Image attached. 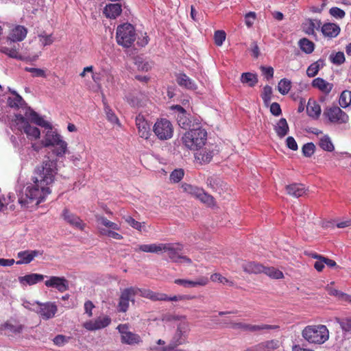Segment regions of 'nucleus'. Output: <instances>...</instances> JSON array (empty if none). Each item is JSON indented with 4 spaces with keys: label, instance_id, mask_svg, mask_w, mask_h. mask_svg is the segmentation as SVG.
<instances>
[{
    "label": "nucleus",
    "instance_id": "nucleus-1",
    "mask_svg": "<svg viewBox=\"0 0 351 351\" xmlns=\"http://www.w3.org/2000/svg\"><path fill=\"white\" fill-rule=\"evenodd\" d=\"M54 164L50 160H45L36 168L32 178L33 184L26 189V196L36 204L42 202L51 193L50 186L56 175Z\"/></svg>",
    "mask_w": 351,
    "mask_h": 351
},
{
    "label": "nucleus",
    "instance_id": "nucleus-2",
    "mask_svg": "<svg viewBox=\"0 0 351 351\" xmlns=\"http://www.w3.org/2000/svg\"><path fill=\"white\" fill-rule=\"evenodd\" d=\"M182 250V245L179 243H152L143 244L134 248V251L160 254L162 252L168 253L169 258L175 263L185 262L191 263V260L186 256H182L180 252Z\"/></svg>",
    "mask_w": 351,
    "mask_h": 351
},
{
    "label": "nucleus",
    "instance_id": "nucleus-3",
    "mask_svg": "<svg viewBox=\"0 0 351 351\" xmlns=\"http://www.w3.org/2000/svg\"><path fill=\"white\" fill-rule=\"evenodd\" d=\"M25 117L37 125L49 130L45 134L44 140L43 141V145L44 147H52L53 145H56L64 141L60 134L52 131L51 125L34 110L29 108L25 112Z\"/></svg>",
    "mask_w": 351,
    "mask_h": 351
},
{
    "label": "nucleus",
    "instance_id": "nucleus-4",
    "mask_svg": "<svg viewBox=\"0 0 351 351\" xmlns=\"http://www.w3.org/2000/svg\"><path fill=\"white\" fill-rule=\"evenodd\" d=\"M302 337L309 343L322 344L329 338V331L325 325H308L302 330Z\"/></svg>",
    "mask_w": 351,
    "mask_h": 351
},
{
    "label": "nucleus",
    "instance_id": "nucleus-5",
    "mask_svg": "<svg viewBox=\"0 0 351 351\" xmlns=\"http://www.w3.org/2000/svg\"><path fill=\"white\" fill-rule=\"evenodd\" d=\"M182 141L183 144L189 149L197 150L206 144L207 132L200 127L191 129L185 132Z\"/></svg>",
    "mask_w": 351,
    "mask_h": 351
},
{
    "label": "nucleus",
    "instance_id": "nucleus-6",
    "mask_svg": "<svg viewBox=\"0 0 351 351\" xmlns=\"http://www.w3.org/2000/svg\"><path fill=\"white\" fill-rule=\"evenodd\" d=\"M136 39L134 27L129 23H124L119 25L116 30V40L119 45L124 48L132 47Z\"/></svg>",
    "mask_w": 351,
    "mask_h": 351
},
{
    "label": "nucleus",
    "instance_id": "nucleus-7",
    "mask_svg": "<svg viewBox=\"0 0 351 351\" xmlns=\"http://www.w3.org/2000/svg\"><path fill=\"white\" fill-rule=\"evenodd\" d=\"M143 291H149L148 289H140L136 287H130L123 289L120 295L117 310L119 312L125 313L129 308L130 301L134 303V297L139 293L143 298Z\"/></svg>",
    "mask_w": 351,
    "mask_h": 351
},
{
    "label": "nucleus",
    "instance_id": "nucleus-8",
    "mask_svg": "<svg viewBox=\"0 0 351 351\" xmlns=\"http://www.w3.org/2000/svg\"><path fill=\"white\" fill-rule=\"evenodd\" d=\"M153 132L160 141L169 140L173 137L174 128L171 122L165 118L158 119L153 126Z\"/></svg>",
    "mask_w": 351,
    "mask_h": 351
},
{
    "label": "nucleus",
    "instance_id": "nucleus-9",
    "mask_svg": "<svg viewBox=\"0 0 351 351\" xmlns=\"http://www.w3.org/2000/svg\"><path fill=\"white\" fill-rule=\"evenodd\" d=\"M190 331V324L187 320L180 322L169 345L181 346L188 343Z\"/></svg>",
    "mask_w": 351,
    "mask_h": 351
},
{
    "label": "nucleus",
    "instance_id": "nucleus-10",
    "mask_svg": "<svg viewBox=\"0 0 351 351\" xmlns=\"http://www.w3.org/2000/svg\"><path fill=\"white\" fill-rule=\"evenodd\" d=\"M181 189L183 192L199 199L202 202L208 206L214 205L215 201L213 197L206 193L203 189L187 183L182 184Z\"/></svg>",
    "mask_w": 351,
    "mask_h": 351
},
{
    "label": "nucleus",
    "instance_id": "nucleus-11",
    "mask_svg": "<svg viewBox=\"0 0 351 351\" xmlns=\"http://www.w3.org/2000/svg\"><path fill=\"white\" fill-rule=\"evenodd\" d=\"M142 295L145 298L151 300L152 301H182V300H191L196 298L195 295H178L169 297L167 294L160 292H154L149 289V291H143Z\"/></svg>",
    "mask_w": 351,
    "mask_h": 351
},
{
    "label": "nucleus",
    "instance_id": "nucleus-12",
    "mask_svg": "<svg viewBox=\"0 0 351 351\" xmlns=\"http://www.w3.org/2000/svg\"><path fill=\"white\" fill-rule=\"evenodd\" d=\"M323 115L330 123L335 124L347 123L350 119L348 114L337 106L326 108Z\"/></svg>",
    "mask_w": 351,
    "mask_h": 351
},
{
    "label": "nucleus",
    "instance_id": "nucleus-13",
    "mask_svg": "<svg viewBox=\"0 0 351 351\" xmlns=\"http://www.w3.org/2000/svg\"><path fill=\"white\" fill-rule=\"evenodd\" d=\"M14 121L18 130L21 132L23 131L28 138L36 140L40 138V132L36 127L32 126L26 118L21 114H16L15 116Z\"/></svg>",
    "mask_w": 351,
    "mask_h": 351
},
{
    "label": "nucleus",
    "instance_id": "nucleus-14",
    "mask_svg": "<svg viewBox=\"0 0 351 351\" xmlns=\"http://www.w3.org/2000/svg\"><path fill=\"white\" fill-rule=\"evenodd\" d=\"M117 329L121 335V341L122 343L132 346L142 342L141 336L130 331L128 324H121L118 325Z\"/></svg>",
    "mask_w": 351,
    "mask_h": 351
},
{
    "label": "nucleus",
    "instance_id": "nucleus-15",
    "mask_svg": "<svg viewBox=\"0 0 351 351\" xmlns=\"http://www.w3.org/2000/svg\"><path fill=\"white\" fill-rule=\"evenodd\" d=\"M36 304L38 307L36 312L43 319L47 320L53 318L58 311V307L55 303L50 302L41 303L37 302Z\"/></svg>",
    "mask_w": 351,
    "mask_h": 351
},
{
    "label": "nucleus",
    "instance_id": "nucleus-16",
    "mask_svg": "<svg viewBox=\"0 0 351 351\" xmlns=\"http://www.w3.org/2000/svg\"><path fill=\"white\" fill-rule=\"evenodd\" d=\"M111 322L108 316L99 317L96 319L90 320L83 324V327L88 330L94 331L108 326Z\"/></svg>",
    "mask_w": 351,
    "mask_h": 351
},
{
    "label": "nucleus",
    "instance_id": "nucleus-17",
    "mask_svg": "<svg viewBox=\"0 0 351 351\" xmlns=\"http://www.w3.org/2000/svg\"><path fill=\"white\" fill-rule=\"evenodd\" d=\"M61 216L66 223L74 228L83 230L86 226V224L78 216L66 208H64Z\"/></svg>",
    "mask_w": 351,
    "mask_h": 351
},
{
    "label": "nucleus",
    "instance_id": "nucleus-18",
    "mask_svg": "<svg viewBox=\"0 0 351 351\" xmlns=\"http://www.w3.org/2000/svg\"><path fill=\"white\" fill-rule=\"evenodd\" d=\"M45 285L47 287L56 289L60 293L67 291L69 288V282L64 277L51 276L45 282Z\"/></svg>",
    "mask_w": 351,
    "mask_h": 351
},
{
    "label": "nucleus",
    "instance_id": "nucleus-19",
    "mask_svg": "<svg viewBox=\"0 0 351 351\" xmlns=\"http://www.w3.org/2000/svg\"><path fill=\"white\" fill-rule=\"evenodd\" d=\"M140 137L148 139L151 135L150 125L143 114H138L135 119Z\"/></svg>",
    "mask_w": 351,
    "mask_h": 351
},
{
    "label": "nucleus",
    "instance_id": "nucleus-20",
    "mask_svg": "<svg viewBox=\"0 0 351 351\" xmlns=\"http://www.w3.org/2000/svg\"><path fill=\"white\" fill-rule=\"evenodd\" d=\"M43 255V252L39 250H24L18 252L17 258L19 261L16 262V265L29 264L36 256Z\"/></svg>",
    "mask_w": 351,
    "mask_h": 351
},
{
    "label": "nucleus",
    "instance_id": "nucleus-21",
    "mask_svg": "<svg viewBox=\"0 0 351 351\" xmlns=\"http://www.w3.org/2000/svg\"><path fill=\"white\" fill-rule=\"evenodd\" d=\"M27 34V29L24 26L16 25L10 32L8 41H10V44L12 43L21 42L25 39Z\"/></svg>",
    "mask_w": 351,
    "mask_h": 351
},
{
    "label": "nucleus",
    "instance_id": "nucleus-22",
    "mask_svg": "<svg viewBox=\"0 0 351 351\" xmlns=\"http://www.w3.org/2000/svg\"><path fill=\"white\" fill-rule=\"evenodd\" d=\"M209 282V280L206 276H201L195 280H190L186 279H176L174 283L176 285H182L184 287H195L197 286H205Z\"/></svg>",
    "mask_w": 351,
    "mask_h": 351
},
{
    "label": "nucleus",
    "instance_id": "nucleus-23",
    "mask_svg": "<svg viewBox=\"0 0 351 351\" xmlns=\"http://www.w3.org/2000/svg\"><path fill=\"white\" fill-rule=\"evenodd\" d=\"M122 12V6L121 3H109L107 4L103 10L105 16L110 19H115L121 15Z\"/></svg>",
    "mask_w": 351,
    "mask_h": 351
},
{
    "label": "nucleus",
    "instance_id": "nucleus-24",
    "mask_svg": "<svg viewBox=\"0 0 351 351\" xmlns=\"http://www.w3.org/2000/svg\"><path fill=\"white\" fill-rule=\"evenodd\" d=\"M8 43L9 46L3 45L0 46V51L12 58L16 60H23L22 56H21L19 52V45H16L14 43H12V45H10V41H8Z\"/></svg>",
    "mask_w": 351,
    "mask_h": 351
},
{
    "label": "nucleus",
    "instance_id": "nucleus-25",
    "mask_svg": "<svg viewBox=\"0 0 351 351\" xmlns=\"http://www.w3.org/2000/svg\"><path fill=\"white\" fill-rule=\"evenodd\" d=\"M176 82L180 86L188 90H195L197 88L195 81L183 73L176 75Z\"/></svg>",
    "mask_w": 351,
    "mask_h": 351
},
{
    "label": "nucleus",
    "instance_id": "nucleus-26",
    "mask_svg": "<svg viewBox=\"0 0 351 351\" xmlns=\"http://www.w3.org/2000/svg\"><path fill=\"white\" fill-rule=\"evenodd\" d=\"M340 30L339 26L332 23H325L321 27L323 35L330 38L337 37L339 34Z\"/></svg>",
    "mask_w": 351,
    "mask_h": 351
},
{
    "label": "nucleus",
    "instance_id": "nucleus-27",
    "mask_svg": "<svg viewBox=\"0 0 351 351\" xmlns=\"http://www.w3.org/2000/svg\"><path fill=\"white\" fill-rule=\"evenodd\" d=\"M256 351H274L280 347L277 339L267 340L254 346Z\"/></svg>",
    "mask_w": 351,
    "mask_h": 351
},
{
    "label": "nucleus",
    "instance_id": "nucleus-28",
    "mask_svg": "<svg viewBox=\"0 0 351 351\" xmlns=\"http://www.w3.org/2000/svg\"><path fill=\"white\" fill-rule=\"evenodd\" d=\"M286 191L289 195L300 197L306 193V189L302 184L294 183L286 186Z\"/></svg>",
    "mask_w": 351,
    "mask_h": 351
},
{
    "label": "nucleus",
    "instance_id": "nucleus-29",
    "mask_svg": "<svg viewBox=\"0 0 351 351\" xmlns=\"http://www.w3.org/2000/svg\"><path fill=\"white\" fill-rule=\"evenodd\" d=\"M312 86L319 89L323 93L328 95L331 92L333 84L328 82L323 78L317 77L313 80Z\"/></svg>",
    "mask_w": 351,
    "mask_h": 351
},
{
    "label": "nucleus",
    "instance_id": "nucleus-30",
    "mask_svg": "<svg viewBox=\"0 0 351 351\" xmlns=\"http://www.w3.org/2000/svg\"><path fill=\"white\" fill-rule=\"evenodd\" d=\"M23 326L21 324H12L6 322L0 326V333L4 332L5 335L8 336L20 334L23 330Z\"/></svg>",
    "mask_w": 351,
    "mask_h": 351
},
{
    "label": "nucleus",
    "instance_id": "nucleus-31",
    "mask_svg": "<svg viewBox=\"0 0 351 351\" xmlns=\"http://www.w3.org/2000/svg\"><path fill=\"white\" fill-rule=\"evenodd\" d=\"M44 275L30 274L19 278V282L23 285H34L44 279Z\"/></svg>",
    "mask_w": 351,
    "mask_h": 351
},
{
    "label": "nucleus",
    "instance_id": "nucleus-32",
    "mask_svg": "<svg viewBox=\"0 0 351 351\" xmlns=\"http://www.w3.org/2000/svg\"><path fill=\"white\" fill-rule=\"evenodd\" d=\"M321 27L322 22L319 19H308L303 26L304 32L308 35H315V29Z\"/></svg>",
    "mask_w": 351,
    "mask_h": 351
},
{
    "label": "nucleus",
    "instance_id": "nucleus-33",
    "mask_svg": "<svg viewBox=\"0 0 351 351\" xmlns=\"http://www.w3.org/2000/svg\"><path fill=\"white\" fill-rule=\"evenodd\" d=\"M243 271L248 274H261L263 271L264 266L255 262H248L243 265Z\"/></svg>",
    "mask_w": 351,
    "mask_h": 351
},
{
    "label": "nucleus",
    "instance_id": "nucleus-34",
    "mask_svg": "<svg viewBox=\"0 0 351 351\" xmlns=\"http://www.w3.org/2000/svg\"><path fill=\"white\" fill-rule=\"evenodd\" d=\"M306 112L308 116L317 119L321 114V107L315 101L310 99L306 106Z\"/></svg>",
    "mask_w": 351,
    "mask_h": 351
},
{
    "label": "nucleus",
    "instance_id": "nucleus-35",
    "mask_svg": "<svg viewBox=\"0 0 351 351\" xmlns=\"http://www.w3.org/2000/svg\"><path fill=\"white\" fill-rule=\"evenodd\" d=\"M274 130L278 136L280 138L285 137L289 130L287 120L285 118H281L275 126Z\"/></svg>",
    "mask_w": 351,
    "mask_h": 351
},
{
    "label": "nucleus",
    "instance_id": "nucleus-36",
    "mask_svg": "<svg viewBox=\"0 0 351 351\" xmlns=\"http://www.w3.org/2000/svg\"><path fill=\"white\" fill-rule=\"evenodd\" d=\"M241 82L250 87H254L258 83L257 75L250 72L243 73L241 76Z\"/></svg>",
    "mask_w": 351,
    "mask_h": 351
},
{
    "label": "nucleus",
    "instance_id": "nucleus-37",
    "mask_svg": "<svg viewBox=\"0 0 351 351\" xmlns=\"http://www.w3.org/2000/svg\"><path fill=\"white\" fill-rule=\"evenodd\" d=\"M95 219L99 224L105 226L106 228H108L107 230H119L121 229L119 225L108 220L106 217L104 216L97 215H95Z\"/></svg>",
    "mask_w": 351,
    "mask_h": 351
},
{
    "label": "nucleus",
    "instance_id": "nucleus-38",
    "mask_svg": "<svg viewBox=\"0 0 351 351\" xmlns=\"http://www.w3.org/2000/svg\"><path fill=\"white\" fill-rule=\"evenodd\" d=\"M213 157L212 151L204 149L195 154V158L200 164L208 163Z\"/></svg>",
    "mask_w": 351,
    "mask_h": 351
},
{
    "label": "nucleus",
    "instance_id": "nucleus-39",
    "mask_svg": "<svg viewBox=\"0 0 351 351\" xmlns=\"http://www.w3.org/2000/svg\"><path fill=\"white\" fill-rule=\"evenodd\" d=\"M14 97H9L8 98V104L11 108H19L25 104L23 97L19 95L16 91L11 92Z\"/></svg>",
    "mask_w": 351,
    "mask_h": 351
},
{
    "label": "nucleus",
    "instance_id": "nucleus-40",
    "mask_svg": "<svg viewBox=\"0 0 351 351\" xmlns=\"http://www.w3.org/2000/svg\"><path fill=\"white\" fill-rule=\"evenodd\" d=\"M300 49L307 53H311L315 49V44L306 38H301L298 42Z\"/></svg>",
    "mask_w": 351,
    "mask_h": 351
},
{
    "label": "nucleus",
    "instance_id": "nucleus-41",
    "mask_svg": "<svg viewBox=\"0 0 351 351\" xmlns=\"http://www.w3.org/2000/svg\"><path fill=\"white\" fill-rule=\"evenodd\" d=\"M263 274H266L269 277L273 279H282L284 278L283 273L278 269L274 267H265L263 271Z\"/></svg>",
    "mask_w": 351,
    "mask_h": 351
},
{
    "label": "nucleus",
    "instance_id": "nucleus-42",
    "mask_svg": "<svg viewBox=\"0 0 351 351\" xmlns=\"http://www.w3.org/2000/svg\"><path fill=\"white\" fill-rule=\"evenodd\" d=\"M177 122L180 128L186 130L191 125V121L189 119V114L187 112L178 114Z\"/></svg>",
    "mask_w": 351,
    "mask_h": 351
},
{
    "label": "nucleus",
    "instance_id": "nucleus-43",
    "mask_svg": "<svg viewBox=\"0 0 351 351\" xmlns=\"http://www.w3.org/2000/svg\"><path fill=\"white\" fill-rule=\"evenodd\" d=\"M319 145L322 149L327 152H332L335 149V147L328 135H324L320 138Z\"/></svg>",
    "mask_w": 351,
    "mask_h": 351
},
{
    "label": "nucleus",
    "instance_id": "nucleus-44",
    "mask_svg": "<svg viewBox=\"0 0 351 351\" xmlns=\"http://www.w3.org/2000/svg\"><path fill=\"white\" fill-rule=\"evenodd\" d=\"M335 320L340 325L343 331L351 334V317L343 318L337 317Z\"/></svg>",
    "mask_w": 351,
    "mask_h": 351
},
{
    "label": "nucleus",
    "instance_id": "nucleus-45",
    "mask_svg": "<svg viewBox=\"0 0 351 351\" xmlns=\"http://www.w3.org/2000/svg\"><path fill=\"white\" fill-rule=\"evenodd\" d=\"M339 104L343 108L348 107L351 104V91L343 90L339 97Z\"/></svg>",
    "mask_w": 351,
    "mask_h": 351
},
{
    "label": "nucleus",
    "instance_id": "nucleus-46",
    "mask_svg": "<svg viewBox=\"0 0 351 351\" xmlns=\"http://www.w3.org/2000/svg\"><path fill=\"white\" fill-rule=\"evenodd\" d=\"M52 147H53V154L58 157H62L67 151V143L64 141Z\"/></svg>",
    "mask_w": 351,
    "mask_h": 351
},
{
    "label": "nucleus",
    "instance_id": "nucleus-47",
    "mask_svg": "<svg viewBox=\"0 0 351 351\" xmlns=\"http://www.w3.org/2000/svg\"><path fill=\"white\" fill-rule=\"evenodd\" d=\"M278 328H279V326L277 325H269V324L256 325V324H250L249 332H255L262 331L264 330H276Z\"/></svg>",
    "mask_w": 351,
    "mask_h": 351
},
{
    "label": "nucleus",
    "instance_id": "nucleus-48",
    "mask_svg": "<svg viewBox=\"0 0 351 351\" xmlns=\"http://www.w3.org/2000/svg\"><path fill=\"white\" fill-rule=\"evenodd\" d=\"M291 87V82L287 78L280 80L278 84V90L282 95H286L289 93Z\"/></svg>",
    "mask_w": 351,
    "mask_h": 351
},
{
    "label": "nucleus",
    "instance_id": "nucleus-49",
    "mask_svg": "<svg viewBox=\"0 0 351 351\" xmlns=\"http://www.w3.org/2000/svg\"><path fill=\"white\" fill-rule=\"evenodd\" d=\"M210 280L213 282H218L223 285H228L230 287L234 285V282L232 281L228 280L219 273L212 274L210 276Z\"/></svg>",
    "mask_w": 351,
    "mask_h": 351
},
{
    "label": "nucleus",
    "instance_id": "nucleus-50",
    "mask_svg": "<svg viewBox=\"0 0 351 351\" xmlns=\"http://www.w3.org/2000/svg\"><path fill=\"white\" fill-rule=\"evenodd\" d=\"M100 234L112 238L116 240H121L123 236L115 232L114 230H107L106 228H99V230Z\"/></svg>",
    "mask_w": 351,
    "mask_h": 351
},
{
    "label": "nucleus",
    "instance_id": "nucleus-51",
    "mask_svg": "<svg viewBox=\"0 0 351 351\" xmlns=\"http://www.w3.org/2000/svg\"><path fill=\"white\" fill-rule=\"evenodd\" d=\"M123 219L125 220V221L132 228L137 230H139L141 231L142 228L143 227V223H141L136 220H135L133 217H132L131 216H124L123 217Z\"/></svg>",
    "mask_w": 351,
    "mask_h": 351
},
{
    "label": "nucleus",
    "instance_id": "nucleus-52",
    "mask_svg": "<svg viewBox=\"0 0 351 351\" xmlns=\"http://www.w3.org/2000/svg\"><path fill=\"white\" fill-rule=\"evenodd\" d=\"M184 171L182 169L173 170L170 174V180L174 183L179 182L184 177Z\"/></svg>",
    "mask_w": 351,
    "mask_h": 351
},
{
    "label": "nucleus",
    "instance_id": "nucleus-53",
    "mask_svg": "<svg viewBox=\"0 0 351 351\" xmlns=\"http://www.w3.org/2000/svg\"><path fill=\"white\" fill-rule=\"evenodd\" d=\"M331 62L337 65H340L345 62L344 53L341 51H338L335 54H331L330 56Z\"/></svg>",
    "mask_w": 351,
    "mask_h": 351
},
{
    "label": "nucleus",
    "instance_id": "nucleus-54",
    "mask_svg": "<svg viewBox=\"0 0 351 351\" xmlns=\"http://www.w3.org/2000/svg\"><path fill=\"white\" fill-rule=\"evenodd\" d=\"M226 38V32L223 30H217L215 32L214 40L217 46H221Z\"/></svg>",
    "mask_w": 351,
    "mask_h": 351
},
{
    "label": "nucleus",
    "instance_id": "nucleus-55",
    "mask_svg": "<svg viewBox=\"0 0 351 351\" xmlns=\"http://www.w3.org/2000/svg\"><path fill=\"white\" fill-rule=\"evenodd\" d=\"M315 149V146L313 143H306L302 148L303 155L306 157L311 156L314 154Z\"/></svg>",
    "mask_w": 351,
    "mask_h": 351
},
{
    "label": "nucleus",
    "instance_id": "nucleus-56",
    "mask_svg": "<svg viewBox=\"0 0 351 351\" xmlns=\"http://www.w3.org/2000/svg\"><path fill=\"white\" fill-rule=\"evenodd\" d=\"M25 71L31 73L33 77H46L45 71L42 69L25 67Z\"/></svg>",
    "mask_w": 351,
    "mask_h": 351
},
{
    "label": "nucleus",
    "instance_id": "nucleus-57",
    "mask_svg": "<svg viewBox=\"0 0 351 351\" xmlns=\"http://www.w3.org/2000/svg\"><path fill=\"white\" fill-rule=\"evenodd\" d=\"M135 64L139 71H148L152 68V65L148 61L138 59L136 60Z\"/></svg>",
    "mask_w": 351,
    "mask_h": 351
},
{
    "label": "nucleus",
    "instance_id": "nucleus-58",
    "mask_svg": "<svg viewBox=\"0 0 351 351\" xmlns=\"http://www.w3.org/2000/svg\"><path fill=\"white\" fill-rule=\"evenodd\" d=\"M319 71V64L318 62L311 64L306 70V74L308 77H315Z\"/></svg>",
    "mask_w": 351,
    "mask_h": 351
},
{
    "label": "nucleus",
    "instance_id": "nucleus-59",
    "mask_svg": "<svg viewBox=\"0 0 351 351\" xmlns=\"http://www.w3.org/2000/svg\"><path fill=\"white\" fill-rule=\"evenodd\" d=\"M230 328L232 329H238L244 332H249L250 324L243 322H231Z\"/></svg>",
    "mask_w": 351,
    "mask_h": 351
},
{
    "label": "nucleus",
    "instance_id": "nucleus-60",
    "mask_svg": "<svg viewBox=\"0 0 351 351\" xmlns=\"http://www.w3.org/2000/svg\"><path fill=\"white\" fill-rule=\"evenodd\" d=\"M329 13L333 17L340 19H343L346 15L345 12L337 7L331 8L329 10Z\"/></svg>",
    "mask_w": 351,
    "mask_h": 351
},
{
    "label": "nucleus",
    "instance_id": "nucleus-61",
    "mask_svg": "<svg viewBox=\"0 0 351 351\" xmlns=\"http://www.w3.org/2000/svg\"><path fill=\"white\" fill-rule=\"evenodd\" d=\"M105 112L106 114L107 119L109 121L112 123H118L119 119L116 116V114L113 112V111L110 108L109 106L105 107Z\"/></svg>",
    "mask_w": 351,
    "mask_h": 351
},
{
    "label": "nucleus",
    "instance_id": "nucleus-62",
    "mask_svg": "<svg viewBox=\"0 0 351 351\" xmlns=\"http://www.w3.org/2000/svg\"><path fill=\"white\" fill-rule=\"evenodd\" d=\"M163 320L166 321V322H171V321H176V320L182 322L183 320H186V316H184V315H176L169 314V315H165Z\"/></svg>",
    "mask_w": 351,
    "mask_h": 351
},
{
    "label": "nucleus",
    "instance_id": "nucleus-63",
    "mask_svg": "<svg viewBox=\"0 0 351 351\" xmlns=\"http://www.w3.org/2000/svg\"><path fill=\"white\" fill-rule=\"evenodd\" d=\"M178 346L168 345L167 346L162 347V348H153V350H154V351H186L184 349L178 348Z\"/></svg>",
    "mask_w": 351,
    "mask_h": 351
},
{
    "label": "nucleus",
    "instance_id": "nucleus-64",
    "mask_svg": "<svg viewBox=\"0 0 351 351\" xmlns=\"http://www.w3.org/2000/svg\"><path fill=\"white\" fill-rule=\"evenodd\" d=\"M261 71L263 74L265 76V77L269 80L273 77L274 76V69L271 66H263L261 67Z\"/></svg>",
    "mask_w": 351,
    "mask_h": 351
}]
</instances>
